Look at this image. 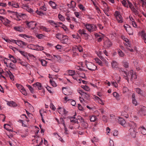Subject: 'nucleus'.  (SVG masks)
<instances>
[{
	"instance_id": "7c9ffc66",
	"label": "nucleus",
	"mask_w": 146,
	"mask_h": 146,
	"mask_svg": "<svg viewBox=\"0 0 146 146\" xmlns=\"http://www.w3.org/2000/svg\"><path fill=\"white\" fill-rule=\"evenodd\" d=\"M102 4L103 5V6L105 8V9L107 11H109V7L108 6L107 4L104 1H102Z\"/></svg>"
},
{
	"instance_id": "1a4fd4ad",
	"label": "nucleus",
	"mask_w": 146,
	"mask_h": 146,
	"mask_svg": "<svg viewBox=\"0 0 146 146\" xmlns=\"http://www.w3.org/2000/svg\"><path fill=\"white\" fill-rule=\"evenodd\" d=\"M6 74L7 75H9L10 79L11 80L14 81V76L10 70H9L8 71L6 72Z\"/></svg>"
},
{
	"instance_id": "aec40b11",
	"label": "nucleus",
	"mask_w": 146,
	"mask_h": 146,
	"mask_svg": "<svg viewBox=\"0 0 146 146\" xmlns=\"http://www.w3.org/2000/svg\"><path fill=\"white\" fill-rule=\"evenodd\" d=\"M85 63L87 68L90 70H91V62H88L87 60H86L85 61Z\"/></svg>"
},
{
	"instance_id": "c756f323",
	"label": "nucleus",
	"mask_w": 146,
	"mask_h": 146,
	"mask_svg": "<svg viewBox=\"0 0 146 146\" xmlns=\"http://www.w3.org/2000/svg\"><path fill=\"white\" fill-rule=\"evenodd\" d=\"M126 31L129 35H133V30L131 28H128Z\"/></svg>"
},
{
	"instance_id": "774afa93",
	"label": "nucleus",
	"mask_w": 146,
	"mask_h": 146,
	"mask_svg": "<svg viewBox=\"0 0 146 146\" xmlns=\"http://www.w3.org/2000/svg\"><path fill=\"white\" fill-rule=\"evenodd\" d=\"M109 145L110 146H114V144L113 140H110L109 143Z\"/></svg>"
},
{
	"instance_id": "f257e3e1",
	"label": "nucleus",
	"mask_w": 146,
	"mask_h": 146,
	"mask_svg": "<svg viewBox=\"0 0 146 146\" xmlns=\"http://www.w3.org/2000/svg\"><path fill=\"white\" fill-rule=\"evenodd\" d=\"M26 23L27 26V27L32 30L34 29L37 25V23H35V22L34 21H31L30 22L26 21Z\"/></svg>"
},
{
	"instance_id": "39448f33",
	"label": "nucleus",
	"mask_w": 146,
	"mask_h": 146,
	"mask_svg": "<svg viewBox=\"0 0 146 146\" xmlns=\"http://www.w3.org/2000/svg\"><path fill=\"white\" fill-rule=\"evenodd\" d=\"M98 119L97 117L95 115H92V122H95V123H92V125H93L94 127H96L97 124Z\"/></svg>"
},
{
	"instance_id": "bf43d9fd",
	"label": "nucleus",
	"mask_w": 146,
	"mask_h": 146,
	"mask_svg": "<svg viewBox=\"0 0 146 146\" xmlns=\"http://www.w3.org/2000/svg\"><path fill=\"white\" fill-rule=\"evenodd\" d=\"M111 64L113 67L115 68L117 67V63L114 61H113L111 63Z\"/></svg>"
},
{
	"instance_id": "c9c22d12",
	"label": "nucleus",
	"mask_w": 146,
	"mask_h": 146,
	"mask_svg": "<svg viewBox=\"0 0 146 146\" xmlns=\"http://www.w3.org/2000/svg\"><path fill=\"white\" fill-rule=\"evenodd\" d=\"M16 86L17 87L19 90L21 91L23 89L24 87L21 85L19 84H18L17 83L16 84Z\"/></svg>"
},
{
	"instance_id": "a19ab883",
	"label": "nucleus",
	"mask_w": 146,
	"mask_h": 146,
	"mask_svg": "<svg viewBox=\"0 0 146 146\" xmlns=\"http://www.w3.org/2000/svg\"><path fill=\"white\" fill-rule=\"evenodd\" d=\"M40 28L43 31L46 32H48L50 31V30L49 29L47 28L46 27L43 26H41Z\"/></svg>"
},
{
	"instance_id": "cd10ccee",
	"label": "nucleus",
	"mask_w": 146,
	"mask_h": 146,
	"mask_svg": "<svg viewBox=\"0 0 146 146\" xmlns=\"http://www.w3.org/2000/svg\"><path fill=\"white\" fill-rule=\"evenodd\" d=\"M117 20L119 23H121L123 22V19L121 15L117 17Z\"/></svg>"
},
{
	"instance_id": "2f4dec72",
	"label": "nucleus",
	"mask_w": 146,
	"mask_h": 146,
	"mask_svg": "<svg viewBox=\"0 0 146 146\" xmlns=\"http://www.w3.org/2000/svg\"><path fill=\"white\" fill-rule=\"evenodd\" d=\"M49 3H50V5L52 7V8L53 9H56V5L54 2L52 1H50Z\"/></svg>"
},
{
	"instance_id": "a18cd8bd",
	"label": "nucleus",
	"mask_w": 146,
	"mask_h": 146,
	"mask_svg": "<svg viewBox=\"0 0 146 146\" xmlns=\"http://www.w3.org/2000/svg\"><path fill=\"white\" fill-rule=\"evenodd\" d=\"M40 62L41 63L42 65L43 66H46L47 63V62L44 60H41Z\"/></svg>"
},
{
	"instance_id": "052dcab7",
	"label": "nucleus",
	"mask_w": 146,
	"mask_h": 146,
	"mask_svg": "<svg viewBox=\"0 0 146 146\" xmlns=\"http://www.w3.org/2000/svg\"><path fill=\"white\" fill-rule=\"evenodd\" d=\"M115 17L117 19V17L120 15V13L119 11H116L115 12Z\"/></svg>"
},
{
	"instance_id": "20e7f679",
	"label": "nucleus",
	"mask_w": 146,
	"mask_h": 146,
	"mask_svg": "<svg viewBox=\"0 0 146 146\" xmlns=\"http://www.w3.org/2000/svg\"><path fill=\"white\" fill-rule=\"evenodd\" d=\"M68 41V37L67 36L63 35L60 41L62 43L66 44Z\"/></svg>"
},
{
	"instance_id": "423d86ee",
	"label": "nucleus",
	"mask_w": 146,
	"mask_h": 146,
	"mask_svg": "<svg viewBox=\"0 0 146 146\" xmlns=\"http://www.w3.org/2000/svg\"><path fill=\"white\" fill-rule=\"evenodd\" d=\"M8 4L9 6L14 8H19V7L18 3L15 2H9Z\"/></svg>"
},
{
	"instance_id": "3c124183",
	"label": "nucleus",
	"mask_w": 146,
	"mask_h": 146,
	"mask_svg": "<svg viewBox=\"0 0 146 146\" xmlns=\"http://www.w3.org/2000/svg\"><path fill=\"white\" fill-rule=\"evenodd\" d=\"M0 74L1 75V76H0V78H4V79H5V78L2 75H1V74L3 73H5V74H6V72H4L1 69H0Z\"/></svg>"
},
{
	"instance_id": "e433bc0d",
	"label": "nucleus",
	"mask_w": 146,
	"mask_h": 146,
	"mask_svg": "<svg viewBox=\"0 0 146 146\" xmlns=\"http://www.w3.org/2000/svg\"><path fill=\"white\" fill-rule=\"evenodd\" d=\"M68 71L69 75L70 76H73L75 74V72L74 71L69 70Z\"/></svg>"
},
{
	"instance_id": "9d476101",
	"label": "nucleus",
	"mask_w": 146,
	"mask_h": 146,
	"mask_svg": "<svg viewBox=\"0 0 146 146\" xmlns=\"http://www.w3.org/2000/svg\"><path fill=\"white\" fill-rule=\"evenodd\" d=\"M15 30L19 32L23 31L24 30V28L21 26H16L14 27Z\"/></svg>"
},
{
	"instance_id": "ea45409f",
	"label": "nucleus",
	"mask_w": 146,
	"mask_h": 146,
	"mask_svg": "<svg viewBox=\"0 0 146 146\" xmlns=\"http://www.w3.org/2000/svg\"><path fill=\"white\" fill-rule=\"evenodd\" d=\"M113 95L114 97H115L116 98L117 100H119V94L117 93L116 92H114L113 94Z\"/></svg>"
},
{
	"instance_id": "9b49d317",
	"label": "nucleus",
	"mask_w": 146,
	"mask_h": 146,
	"mask_svg": "<svg viewBox=\"0 0 146 146\" xmlns=\"http://www.w3.org/2000/svg\"><path fill=\"white\" fill-rule=\"evenodd\" d=\"M7 66L10 69L9 70H14L16 68V66L15 64L12 63H10L9 65H7Z\"/></svg>"
},
{
	"instance_id": "13d9d810",
	"label": "nucleus",
	"mask_w": 146,
	"mask_h": 146,
	"mask_svg": "<svg viewBox=\"0 0 146 146\" xmlns=\"http://www.w3.org/2000/svg\"><path fill=\"white\" fill-rule=\"evenodd\" d=\"M123 65L125 68H128L129 67V64L126 62H123Z\"/></svg>"
},
{
	"instance_id": "f8f14e48",
	"label": "nucleus",
	"mask_w": 146,
	"mask_h": 146,
	"mask_svg": "<svg viewBox=\"0 0 146 146\" xmlns=\"http://www.w3.org/2000/svg\"><path fill=\"white\" fill-rule=\"evenodd\" d=\"M31 46L35 47V48H33V50H44V48L42 46L38 45H31Z\"/></svg>"
},
{
	"instance_id": "72a5a7b5",
	"label": "nucleus",
	"mask_w": 146,
	"mask_h": 146,
	"mask_svg": "<svg viewBox=\"0 0 146 146\" xmlns=\"http://www.w3.org/2000/svg\"><path fill=\"white\" fill-rule=\"evenodd\" d=\"M131 9L132 11L135 13V15H138L139 14V12L134 7H132Z\"/></svg>"
},
{
	"instance_id": "de8ad7c7",
	"label": "nucleus",
	"mask_w": 146,
	"mask_h": 146,
	"mask_svg": "<svg viewBox=\"0 0 146 146\" xmlns=\"http://www.w3.org/2000/svg\"><path fill=\"white\" fill-rule=\"evenodd\" d=\"M58 17L59 19L62 21H64L65 20L64 17L63 16L60 14H59L58 15Z\"/></svg>"
},
{
	"instance_id": "49530a36",
	"label": "nucleus",
	"mask_w": 146,
	"mask_h": 146,
	"mask_svg": "<svg viewBox=\"0 0 146 146\" xmlns=\"http://www.w3.org/2000/svg\"><path fill=\"white\" fill-rule=\"evenodd\" d=\"M50 84L53 86L55 87L57 86L56 83L54 81H52L51 80H50Z\"/></svg>"
},
{
	"instance_id": "6e6d98bb",
	"label": "nucleus",
	"mask_w": 146,
	"mask_h": 146,
	"mask_svg": "<svg viewBox=\"0 0 146 146\" xmlns=\"http://www.w3.org/2000/svg\"><path fill=\"white\" fill-rule=\"evenodd\" d=\"M77 49L80 52H82L83 51V48L81 46L79 45L77 46Z\"/></svg>"
},
{
	"instance_id": "0eeeda50",
	"label": "nucleus",
	"mask_w": 146,
	"mask_h": 146,
	"mask_svg": "<svg viewBox=\"0 0 146 146\" xmlns=\"http://www.w3.org/2000/svg\"><path fill=\"white\" fill-rule=\"evenodd\" d=\"M129 73L131 76V79H135L137 78V76L135 74V72L133 70H130Z\"/></svg>"
},
{
	"instance_id": "7ed1b4c3",
	"label": "nucleus",
	"mask_w": 146,
	"mask_h": 146,
	"mask_svg": "<svg viewBox=\"0 0 146 146\" xmlns=\"http://www.w3.org/2000/svg\"><path fill=\"white\" fill-rule=\"evenodd\" d=\"M139 113L142 115H146V107L144 106H141L140 107L139 110Z\"/></svg>"
},
{
	"instance_id": "dca6fc26",
	"label": "nucleus",
	"mask_w": 146,
	"mask_h": 146,
	"mask_svg": "<svg viewBox=\"0 0 146 146\" xmlns=\"http://www.w3.org/2000/svg\"><path fill=\"white\" fill-rule=\"evenodd\" d=\"M7 104L11 107H16L17 106V104L16 103L13 101H10L8 102L7 103Z\"/></svg>"
},
{
	"instance_id": "09e8293b",
	"label": "nucleus",
	"mask_w": 146,
	"mask_h": 146,
	"mask_svg": "<svg viewBox=\"0 0 146 146\" xmlns=\"http://www.w3.org/2000/svg\"><path fill=\"white\" fill-rule=\"evenodd\" d=\"M25 10H26L27 11L31 13H33V9L29 8V6L27 7Z\"/></svg>"
},
{
	"instance_id": "4d7b16f0",
	"label": "nucleus",
	"mask_w": 146,
	"mask_h": 146,
	"mask_svg": "<svg viewBox=\"0 0 146 146\" xmlns=\"http://www.w3.org/2000/svg\"><path fill=\"white\" fill-rule=\"evenodd\" d=\"M70 3L71 5L70 7V8H74L75 6L76 3L75 2L72 1H71Z\"/></svg>"
},
{
	"instance_id": "864d4df0",
	"label": "nucleus",
	"mask_w": 146,
	"mask_h": 146,
	"mask_svg": "<svg viewBox=\"0 0 146 146\" xmlns=\"http://www.w3.org/2000/svg\"><path fill=\"white\" fill-rule=\"evenodd\" d=\"M48 22L51 25L54 24L56 25V26H55V27H58L57 24L54 21L52 20H50L48 21Z\"/></svg>"
},
{
	"instance_id": "4be33fe9",
	"label": "nucleus",
	"mask_w": 146,
	"mask_h": 146,
	"mask_svg": "<svg viewBox=\"0 0 146 146\" xmlns=\"http://www.w3.org/2000/svg\"><path fill=\"white\" fill-rule=\"evenodd\" d=\"M17 18L18 19L17 20H20L21 19L18 18L19 17L21 18H23V17H24L25 16H26V15L25 14H22V13H18V14H17Z\"/></svg>"
},
{
	"instance_id": "338daca9",
	"label": "nucleus",
	"mask_w": 146,
	"mask_h": 146,
	"mask_svg": "<svg viewBox=\"0 0 146 146\" xmlns=\"http://www.w3.org/2000/svg\"><path fill=\"white\" fill-rule=\"evenodd\" d=\"M29 6L25 4H23L21 6V7L25 9H26L27 7Z\"/></svg>"
},
{
	"instance_id": "b1692460",
	"label": "nucleus",
	"mask_w": 146,
	"mask_h": 146,
	"mask_svg": "<svg viewBox=\"0 0 146 146\" xmlns=\"http://www.w3.org/2000/svg\"><path fill=\"white\" fill-rule=\"evenodd\" d=\"M33 86L35 87H37L39 90H41L42 88L41 84L40 83L37 82L36 84H33Z\"/></svg>"
},
{
	"instance_id": "680f3d73",
	"label": "nucleus",
	"mask_w": 146,
	"mask_h": 146,
	"mask_svg": "<svg viewBox=\"0 0 146 146\" xmlns=\"http://www.w3.org/2000/svg\"><path fill=\"white\" fill-rule=\"evenodd\" d=\"M122 4L125 7H128L127 5V2L125 0H123L121 2Z\"/></svg>"
},
{
	"instance_id": "f3484780",
	"label": "nucleus",
	"mask_w": 146,
	"mask_h": 146,
	"mask_svg": "<svg viewBox=\"0 0 146 146\" xmlns=\"http://www.w3.org/2000/svg\"><path fill=\"white\" fill-rule=\"evenodd\" d=\"M98 139L94 137L93 139H92V145H98L97 142L98 141Z\"/></svg>"
},
{
	"instance_id": "58836bf2",
	"label": "nucleus",
	"mask_w": 146,
	"mask_h": 146,
	"mask_svg": "<svg viewBox=\"0 0 146 146\" xmlns=\"http://www.w3.org/2000/svg\"><path fill=\"white\" fill-rule=\"evenodd\" d=\"M81 87L83 89L87 91H88L90 90V88H89V87L86 85L82 86Z\"/></svg>"
},
{
	"instance_id": "ddd939ff",
	"label": "nucleus",
	"mask_w": 146,
	"mask_h": 146,
	"mask_svg": "<svg viewBox=\"0 0 146 146\" xmlns=\"http://www.w3.org/2000/svg\"><path fill=\"white\" fill-rule=\"evenodd\" d=\"M118 122L121 125H123L125 123V121L123 118L119 117L118 119Z\"/></svg>"
},
{
	"instance_id": "f704fd0d",
	"label": "nucleus",
	"mask_w": 146,
	"mask_h": 146,
	"mask_svg": "<svg viewBox=\"0 0 146 146\" xmlns=\"http://www.w3.org/2000/svg\"><path fill=\"white\" fill-rule=\"evenodd\" d=\"M86 31L84 29H79L78 31V33L81 35H84L85 34Z\"/></svg>"
},
{
	"instance_id": "4c0bfd02",
	"label": "nucleus",
	"mask_w": 146,
	"mask_h": 146,
	"mask_svg": "<svg viewBox=\"0 0 146 146\" xmlns=\"http://www.w3.org/2000/svg\"><path fill=\"white\" fill-rule=\"evenodd\" d=\"M78 92L81 95L85 96L87 94L86 93L84 92L83 90H79L78 91Z\"/></svg>"
},
{
	"instance_id": "c85d7f7f",
	"label": "nucleus",
	"mask_w": 146,
	"mask_h": 146,
	"mask_svg": "<svg viewBox=\"0 0 146 146\" xmlns=\"http://www.w3.org/2000/svg\"><path fill=\"white\" fill-rule=\"evenodd\" d=\"M124 72L125 74L126 75V76H124V78H125V79L126 80H127L128 82H129V79L128 76H130V75H129V73L127 72L126 71H124Z\"/></svg>"
},
{
	"instance_id": "79ce46f5",
	"label": "nucleus",
	"mask_w": 146,
	"mask_h": 146,
	"mask_svg": "<svg viewBox=\"0 0 146 146\" xmlns=\"http://www.w3.org/2000/svg\"><path fill=\"white\" fill-rule=\"evenodd\" d=\"M35 12L38 15L40 16L44 15H45V13L43 12L38 10L36 11Z\"/></svg>"
},
{
	"instance_id": "bb28decb",
	"label": "nucleus",
	"mask_w": 146,
	"mask_h": 146,
	"mask_svg": "<svg viewBox=\"0 0 146 146\" xmlns=\"http://www.w3.org/2000/svg\"><path fill=\"white\" fill-rule=\"evenodd\" d=\"M135 91L138 94L141 95L143 94V92L142 90L139 88H137L135 89Z\"/></svg>"
},
{
	"instance_id": "6ab92c4d",
	"label": "nucleus",
	"mask_w": 146,
	"mask_h": 146,
	"mask_svg": "<svg viewBox=\"0 0 146 146\" xmlns=\"http://www.w3.org/2000/svg\"><path fill=\"white\" fill-rule=\"evenodd\" d=\"M84 26L86 27L87 29L90 33L91 31V25L87 24H84Z\"/></svg>"
},
{
	"instance_id": "a878e982",
	"label": "nucleus",
	"mask_w": 146,
	"mask_h": 146,
	"mask_svg": "<svg viewBox=\"0 0 146 146\" xmlns=\"http://www.w3.org/2000/svg\"><path fill=\"white\" fill-rule=\"evenodd\" d=\"M96 62L98 63L99 65L101 66H103V64L102 62L98 58H96L94 59Z\"/></svg>"
},
{
	"instance_id": "37998d69",
	"label": "nucleus",
	"mask_w": 146,
	"mask_h": 146,
	"mask_svg": "<svg viewBox=\"0 0 146 146\" xmlns=\"http://www.w3.org/2000/svg\"><path fill=\"white\" fill-rule=\"evenodd\" d=\"M63 35H62L60 33H58L56 35V37L58 39L60 40Z\"/></svg>"
},
{
	"instance_id": "e2e57ef3",
	"label": "nucleus",
	"mask_w": 146,
	"mask_h": 146,
	"mask_svg": "<svg viewBox=\"0 0 146 146\" xmlns=\"http://www.w3.org/2000/svg\"><path fill=\"white\" fill-rule=\"evenodd\" d=\"M60 120L61 122V123H62L63 124L64 126H66V125L63 119L62 118V117L60 118Z\"/></svg>"
},
{
	"instance_id": "473e14b6",
	"label": "nucleus",
	"mask_w": 146,
	"mask_h": 146,
	"mask_svg": "<svg viewBox=\"0 0 146 146\" xmlns=\"http://www.w3.org/2000/svg\"><path fill=\"white\" fill-rule=\"evenodd\" d=\"M70 121L71 122L74 123L78 124V120L77 119H76L75 117H72L70 119Z\"/></svg>"
},
{
	"instance_id": "603ef678",
	"label": "nucleus",
	"mask_w": 146,
	"mask_h": 146,
	"mask_svg": "<svg viewBox=\"0 0 146 146\" xmlns=\"http://www.w3.org/2000/svg\"><path fill=\"white\" fill-rule=\"evenodd\" d=\"M52 69L54 71L56 72H58L59 70V69L56 66H53L52 68Z\"/></svg>"
},
{
	"instance_id": "5701e85b",
	"label": "nucleus",
	"mask_w": 146,
	"mask_h": 146,
	"mask_svg": "<svg viewBox=\"0 0 146 146\" xmlns=\"http://www.w3.org/2000/svg\"><path fill=\"white\" fill-rule=\"evenodd\" d=\"M92 2L93 3L94 6L96 8V10L98 11H100V9L98 7V3L96 2H95L94 1H92Z\"/></svg>"
},
{
	"instance_id": "6e6552de",
	"label": "nucleus",
	"mask_w": 146,
	"mask_h": 146,
	"mask_svg": "<svg viewBox=\"0 0 146 146\" xmlns=\"http://www.w3.org/2000/svg\"><path fill=\"white\" fill-rule=\"evenodd\" d=\"M104 45L106 48H109L111 45V43L109 39H108L104 42Z\"/></svg>"
},
{
	"instance_id": "0e129e2a",
	"label": "nucleus",
	"mask_w": 146,
	"mask_h": 146,
	"mask_svg": "<svg viewBox=\"0 0 146 146\" xmlns=\"http://www.w3.org/2000/svg\"><path fill=\"white\" fill-rule=\"evenodd\" d=\"M78 7L81 10H82L83 11L85 10V8L83 6L82 4H80L78 5Z\"/></svg>"
},
{
	"instance_id": "8fccbe9b",
	"label": "nucleus",
	"mask_w": 146,
	"mask_h": 146,
	"mask_svg": "<svg viewBox=\"0 0 146 146\" xmlns=\"http://www.w3.org/2000/svg\"><path fill=\"white\" fill-rule=\"evenodd\" d=\"M26 86L29 89L31 92L32 93H33L34 92V91L33 89L32 88V87L30 85H27Z\"/></svg>"
},
{
	"instance_id": "a211bd4d",
	"label": "nucleus",
	"mask_w": 146,
	"mask_h": 146,
	"mask_svg": "<svg viewBox=\"0 0 146 146\" xmlns=\"http://www.w3.org/2000/svg\"><path fill=\"white\" fill-rule=\"evenodd\" d=\"M18 51L25 57L27 59H28L29 58L28 56L27 53L24 51L20 50H19Z\"/></svg>"
},
{
	"instance_id": "412c9836",
	"label": "nucleus",
	"mask_w": 146,
	"mask_h": 146,
	"mask_svg": "<svg viewBox=\"0 0 146 146\" xmlns=\"http://www.w3.org/2000/svg\"><path fill=\"white\" fill-rule=\"evenodd\" d=\"M94 99L95 100H98V102L100 104L104 105V104L101 99L98 97L95 96L94 97Z\"/></svg>"
},
{
	"instance_id": "f03ea898",
	"label": "nucleus",
	"mask_w": 146,
	"mask_h": 146,
	"mask_svg": "<svg viewBox=\"0 0 146 146\" xmlns=\"http://www.w3.org/2000/svg\"><path fill=\"white\" fill-rule=\"evenodd\" d=\"M57 111L62 115H66L68 113V111L65 109L63 108L60 107L58 108L57 109Z\"/></svg>"
},
{
	"instance_id": "c03bdc74",
	"label": "nucleus",
	"mask_w": 146,
	"mask_h": 146,
	"mask_svg": "<svg viewBox=\"0 0 146 146\" xmlns=\"http://www.w3.org/2000/svg\"><path fill=\"white\" fill-rule=\"evenodd\" d=\"M118 52L119 55V56L123 57L124 56V54L123 52L120 50H118Z\"/></svg>"
},
{
	"instance_id": "5fc2aeb1",
	"label": "nucleus",
	"mask_w": 146,
	"mask_h": 146,
	"mask_svg": "<svg viewBox=\"0 0 146 146\" xmlns=\"http://www.w3.org/2000/svg\"><path fill=\"white\" fill-rule=\"evenodd\" d=\"M21 93L24 95L26 96L27 95V93L25 89L24 88L21 91Z\"/></svg>"
},
{
	"instance_id": "4468645a",
	"label": "nucleus",
	"mask_w": 146,
	"mask_h": 146,
	"mask_svg": "<svg viewBox=\"0 0 146 146\" xmlns=\"http://www.w3.org/2000/svg\"><path fill=\"white\" fill-rule=\"evenodd\" d=\"M17 44L23 48L24 46L27 45V43L21 40H17Z\"/></svg>"
},
{
	"instance_id": "2eb2a0df",
	"label": "nucleus",
	"mask_w": 146,
	"mask_h": 146,
	"mask_svg": "<svg viewBox=\"0 0 146 146\" xmlns=\"http://www.w3.org/2000/svg\"><path fill=\"white\" fill-rule=\"evenodd\" d=\"M139 130L142 134L145 135L146 134V129L143 126L140 127L139 128Z\"/></svg>"
},
{
	"instance_id": "69168bd1",
	"label": "nucleus",
	"mask_w": 146,
	"mask_h": 146,
	"mask_svg": "<svg viewBox=\"0 0 146 146\" xmlns=\"http://www.w3.org/2000/svg\"><path fill=\"white\" fill-rule=\"evenodd\" d=\"M50 108L52 109L53 110H55L56 108L53 104L52 103H51L50 106Z\"/></svg>"
},
{
	"instance_id": "393cba45",
	"label": "nucleus",
	"mask_w": 146,
	"mask_h": 146,
	"mask_svg": "<svg viewBox=\"0 0 146 146\" xmlns=\"http://www.w3.org/2000/svg\"><path fill=\"white\" fill-rule=\"evenodd\" d=\"M2 22L3 23L4 25H7L8 24L10 23V21L7 19L6 18H4Z\"/></svg>"
}]
</instances>
